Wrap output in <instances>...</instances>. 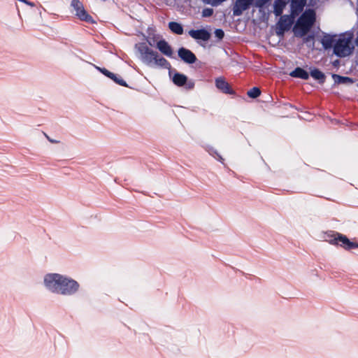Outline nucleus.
<instances>
[{"label": "nucleus", "instance_id": "6", "mask_svg": "<svg viewBox=\"0 0 358 358\" xmlns=\"http://www.w3.org/2000/svg\"><path fill=\"white\" fill-rule=\"evenodd\" d=\"M71 6L76 11V15L81 20L88 22H93L92 17L85 10L82 3L78 0H73L71 1Z\"/></svg>", "mask_w": 358, "mask_h": 358}, {"label": "nucleus", "instance_id": "24", "mask_svg": "<svg viewBox=\"0 0 358 358\" xmlns=\"http://www.w3.org/2000/svg\"><path fill=\"white\" fill-rule=\"evenodd\" d=\"M213 14V9L211 8H206L202 12V15L203 17H209Z\"/></svg>", "mask_w": 358, "mask_h": 358}, {"label": "nucleus", "instance_id": "9", "mask_svg": "<svg viewBox=\"0 0 358 358\" xmlns=\"http://www.w3.org/2000/svg\"><path fill=\"white\" fill-rule=\"evenodd\" d=\"M252 1V0H236L233 8L234 15L236 16L241 15L244 10L248 8Z\"/></svg>", "mask_w": 358, "mask_h": 358}, {"label": "nucleus", "instance_id": "22", "mask_svg": "<svg viewBox=\"0 0 358 358\" xmlns=\"http://www.w3.org/2000/svg\"><path fill=\"white\" fill-rule=\"evenodd\" d=\"M97 69L101 71L103 74H104L106 76L108 77L109 78H113L114 76V73L108 71L106 69H102L100 67H97Z\"/></svg>", "mask_w": 358, "mask_h": 358}, {"label": "nucleus", "instance_id": "15", "mask_svg": "<svg viewBox=\"0 0 358 358\" xmlns=\"http://www.w3.org/2000/svg\"><path fill=\"white\" fill-rule=\"evenodd\" d=\"M310 76L321 83H324L325 80V75L317 69H312L310 71Z\"/></svg>", "mask_w": 358, "mask_h": 358}, {"label": "nucleus", "instance_id": "26", "mask_svg": "<svg viewBox=\"0 0 358 358\" xmlns=\"http://www.w3.org/2000/svg\"><path fill=\"white\" fill-rule=\"evenodd\" d=\"M269 0H257L256 2V5L257 6H262L264 3H266Z\"/></svg>", "mask_w": 358, "mask_h": 358}, {"label": "nucleus", "instance_id": "12", "mask_svg": "<svg viewBox=\"0 0 358 358\" xmlns=\"http://www.w3.org/2000/svg\"><path fill=\"white\" fill-rule=\"evenodd\" d=\"M215 85L220 90H221L224 93H232V90H231L229 85L228 84V83L226 82V80L223 78H217L215 80Z\"/></svg>", "mask_w": 358, "mask_h": 358}, {"label": "nucleus", "instance_id": "11", "mask_svg": "<svg viewBox=\"0 0 358 358\" xmlns=\"http://www.w3.org/2000/svg\"><path fill=\"white\" fill-rule=\"evenodd\" d=\"M157 48L164 55L171 57L173 55V50L169 43L164 40L157 43Z\"/></svg>", "mask_w": 358, "mask_h": 358}, {"label": "nucleus", "instance_id": "4", "mask_svg": "<svg viewBox=\"0 0 358 358\" xmlns=\"http://www.w3.org/2000/svg\"><path fill=\"white\" fill-rule=\"evenodd\" d=\"M64 275L59 273H47L43 277V285L48 292L57 294Z\"/></svg>", "mask_w": 358, "mask_h": 358}, {"label": "nucleus", "instance_id": "2", "mask_svg": "<svg viewBox=\"0 0 358 358\" xmlns=\"http://www.w3.org/2000/svg\"><path fill=\"white\" fill-rule=\"evenodd\" d=\"M316 20L315 10L308 9L306 10L298 19L294 27V32L296 36L306 35L314 24Z\"/></svg>", "mask_w": 358, "mask_h": 358}, {"label": "nucleus", "instance_id": "25", "mask_svg": "<svg viewBox=\"0 0 358 358\" xmlns=\"http://www.w3.org/2000/svg\"><path fill=\"white\" fill-rule=\"evenodd\" d=\"M44 136L46 137V138L52 143L57 144L59 143V141L57 139L51 138L48 135H47L45 133H44Z\"/></svg>", "mask_w": 358, "mask_h": 358}, {"label": "nucleus", "instance_id": "10", "mask_svg": "<svg viewBox=\"0 0 358 358\" xmlns=\"http://www.w3.org/2000/svg\"><path fill=\"white\" fill-rule=\"evenodd\" d=\"M179 57L185 62L192 64L196 61L195 55L189 50L181 48L178 50Z\"/></svg>", "mask_w": 358, "mask_h": 358}, {"label": "nucleus", "instance_id": "23", "mask_svg": "<svg viewBox=\"0 0 358 358\" xmlns=\"http://www.w3.org/2000/svg\"><path fill=\"white\" fill-rule=\"evenodd\" d=\"M215 35L219 39H222L224 37V34L222 29H217L215 31Z\"/></svg>", "mask_w": 358, "mask_h": 358}, {"label": "nucleus", "instance_id": "21", "mask_svg": "<svg viewBox=\"0 0 358 358\" xmlns=\"http://www.w3.org/2000/svg\"><path fill=\"white\" fill-rule=\"evenodd\" d=\"M113 80H114L116 83L122 85V86H127V83L124 80H123L122 78H118L115 74H114V76L113 78H110Z\"/></svg>", "mask_w": 358, "mask_h": 358}, {"label": "nucleus", "instance_id": "17", "mask_svg": "<svg viewBox=\"0 0 358 358\" xmlns=\"http://www.w3.org/2000/svg\"><path fill=\"white\" fill-rule=\"evenodd\" d=\"M169 27L173 33L176 34H182L183 33V28L182 25L176 22H171L169 24Z\"/></svg>", "mask_w": 358, "mask_h": 358}, {"label": "nucleus", "instance_id": "3", "mask_svg": "<svg viewBox=\"0 0 358 358\" xmlns=\"http://www.w3.org/2000/svg\"><path fill=\"white\" fill-rule=\"evenodd\" d=\"M351 40V37L345 35L340 36L337 39H335V44L334 45V53L339 57L350 55L354 48Z\"/></svg>", "mask_w": 358, "mask_h": 358}, {"label": "nucleus", "instance_id": "20", "mask_svg": "<svg viewBox=\"0 0 358 358\" xmlns=\"http://www.w3.org/2000/svg\"><path fill=\"white\" fill-rule=\"evenodd\" d=\"M260 90L257 87H253L248 92V95L251 98H257L260 95Z\"/></svg>", "mask_w": 358, "mask_h": 358}, {"label": "nucleus", "instance_id": "7", "mask_svg": "<svg viewBox=\"0 0 358 358\" xmlns=\"http://www.w3.org/2000/svg\"><path fill=\"white\" fill-rule=\"evenodd\" d=\"M329 242L331 244L340 245L345 249L358 247L357 244L351 242L346 236L340 234L332 236L331 239L329 240Z\"/></svg>", "mask_w": 358, "mask_h": 358}, {"label": "nucleus", "instance_id": "14", "mask_svg": "<svg viewBox=\"0 0 358 358\" xmlns=\"http://www.w3.org/2000/svg\"><path fill=\"white\" fill-rule=\"evenodd\" d=\"M332 78L336 84H346L350 85L353 83L352 79L349 77L341 76L337 74H333Z\"/></svg>", "mask_w": 358, "mask_h": 358}, {"label": "nucleus", "instance_id": "5", "mask_svg": "<svg viewBox=\"0 0 358 358\" xmlns=\"http://www.w3.org/2000/svg\"><path fill=\"white\" fill-rule=\"evenodd\" d=\"M80 289V284L73 278L64 275L58 294L71 296L77 293Z\"/></svg>", "mask_w": 358, "mask_h": 358}, {"label": "nucleus", "instance_id": "19", "mask_svg": "<svg viewBox=\"0 0 358 358\" xmlns=\"http://www.w3.org/2000/svg\"><path fill=\"white\" fill-rule=\"evenodd\" d=\"M306 0H292V7L294 10H301L306 3Z\"/></svg>", "mask_w": 358, "mask_h": 358}, {"label": "nucleus", "instance_id": "28", "mask_svg": "<svg viewBox=\"0 0 358 358\" xmlns=\"http://www.w3.org/2000/svg\"><path fill=\"white\" fill-rule=\"evenodd\" d=\"M323 44L325 46V48H327L329 45L327 43V38H324L323 40Z\"/></svg>", "mask_w": 358, "mask_h": 358}, {"label": "nucleus", "instance_id": "16", "mask_svg": "<svg viewBox=\"0 0 358 358\" xmlns=\"http://www.w3.org/2000/svg\"><path fill=\"white\" fill-rule=\"evenodd\" d=\"M187 81V77L181 73H176L173 76V82L178 86H182Z\"/></svg>", "mask_w": 358, "mask_h": 358}, {"label": "nucleus", "instance_id": "29", "mask_svg": "<svg viewBox=\"0 0 358 358\" xmlns=\"http://www.w3.org/2000/svg\"><path fill=\"white\" fill-rule=\"evenodd\" d=\"M283 18H284V17H282L280 18V22H279V25H280V26H282V24Z\"/></svg>", "mask_w": 358, "mask_h": 358}, {"label": "nucleus", "instance_id": "27", "mask_svg": "<svg viewBox=\"0 0 358 358\" xmlns=\"http://www.w3.org/2000/svg\"><path fill=\"white\" fill-rule=\"evenodd\" d=\"M25 3H26L27 5H28V6H31V7L35 6L34 3H33V2H30V1H27V2H25Z\"/></svg>", "mask_w": 358, "mask_h": 358}, {"label": "nucleus", "instance_id": "1", "mask_svg": "<svg viewBox=\"0 0 358 358\" xmlns=\"http://www.w3.org/2000/svg\"><path fill=\"white\" fill-rule=\"evenodd\" d=\"M135 49L140 54L142 61L148 65L165 66L168 64L164 58L159 57L157 52L150 49L145 43L136 44Z\"/></svg>", "mask_w": 358, "mask_h": 358}, {"label": "nucleus", "instance_id": "18", "mask_svg": "<svg viewBox=\"0 0 358 358\" xmlns=\"http://www.w3.org/2000/svg\"><path fill=\"white\" fill-rule=\"evenodd\" d=\"M285 6V1H282L281 0L275 1V6H274V13L277 16L280 15L282 13V9Z\"/></svg>", "mask_w": 358, "mask_h": 358}, {"label": "nucleus", "instance_id": "8", "mask_svg": "<svg viewBox=\"0 0 358 358\" xmlns=\"http://www.w3.org/2000/svg\"><path fill=\"white\" fill-rule=\"evenodd\" d=\"M189 35L194 38L195 40H201L203 41H207L210 38V33L204 29H192L189 31Z\"/></svg>", "mask_w": 358, "mask_h": 358}, {"label": "nucleus", "instance_id": "13", "mask_svg": "<svg viewBox=\"0 0 358 358\" xmlns=\"http://www.w3.org/2000/svg\"><path fill=\"white\" fill-rule=\"evenodd\" d=\"M289 76L294 78H300L307 80L309 78V74L304 69L297 67L294 71L289 73Z\"/></svg>", "mask_w": 358, "mask_h": 358}]
</instances>
